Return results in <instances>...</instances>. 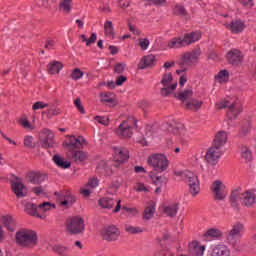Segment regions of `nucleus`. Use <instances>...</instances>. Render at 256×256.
I'll return each mask as SVG.
<instances>
[{
  "instance_id": "1",
  "label": "nucleus",
  "mask_w": 256,
  "mask_h": 256,
  "mask_svg": "<svg viewBox=\"0 0 256 256\" xmlns=\"http://www.w3.org/2000/svg\"><path fill=\"white\" fill-rule=\"evenodd\" d=\"M16 243L24 249H35L39 244V235L37 231L27 228H21L16 232Z\"/></svg>"
},
{
  "instance_id": "2",
  "label": "nucleus",
  "mask_w": 256,
  "mask_h": 256,
  "mask_svg": "<svg viewBox=\"0 0 256 256\" xmlns=\"http://www.w3.org/2000/svg\"><path fill=\"white\" fill-rule=\"evenodd\" d=\"M239 202L245 207H253L256 204L255 192L251 190H246L241 193V188L233 190L230 194L231 207L234 209H239Z\"/></svg>"
},
{
  "instance_id": "3",
  "label": "nucleus",
  "mask_w": 256,
  "mask_h": 256,
  "mask_svg": "<svg viewBox=\"0 0 256 256\" xmlns=\"http://www.w3.org/2000/svg\"><path fill=\"white\" fill-rule=\"evenodd\" d=\"M216 109H227V116L230 120L237 119L238 115H241L243 108L238 99H221L216 102Z\"/></svg>"
},
{
  "instance_id": "4",
  "label": "nucleus",
  "mask_w": 256,
  "mask_h": 256,
  "mask_svg": "<svg viewBox=\"0 0 256 256\" xmlns=\"http://www.w3.org/2000/svg\"><path fill=\"white\" fill-rule=\"evenodd\" d=\"M175 175L181 177L188 185L192 197H197L201 192L199 177L191 171H176Z\"/></svg>"
},
{
  "instance_id": "5",
  "label": "nucleus",
  "mask_w": 256,
  "mask_h": 256,
  "mask_svg": "<svg viewBox=\"0 0 256 256\" xmlns=\"http://www.w3.org/2000/svg\"><path fill=\"white\" fill-rule=\"evenodd\" d=\"M243 233H245V224L241 222H236L228 231L226 235V241L229 243V245H239V243H241Z\"/></svg>"
},
{
  "instance_id": "6",
  "label": "nucleus",
  "mask_w": 256,
  "mask_h": 256,
  "mask_svg": "<svg viewBox=\"0 0 256 256\" xmlns=\"http://www.w3.org/2000/svg\"><path fill=\"white\" fill-rule=\"evenodd\" d=\"M160 83L163 85V88L160 89L162 97H169L177 89V82L173 83V74L171 72H165Z\"/></svg>"
},
{
  "instance_id": "7",
  "label": "nucleus",
  "mask_w": 256,
  "mask_h": 256,
  "mask_svg": "<svg viewBox=\"0 0 256 256\" xmlns=\"http://www.w3.org/2000/svg\"><path fill=\"white\" fill-rule=\"evenodd\" d=\"M148 165L153 167L155 171L163 173V171H167V168L169 167V160L167 159V156L163 154H155L148 158Z\"/></svg>"
},
{
  "instance_id": "8",
  "label": "nucleus",
  "mask_w": 256,
  "mask_h": 256,
  "mask_svg": "<svg viewBox=\"0 0 256 256\" xmlns=\"http://www.w3.org/2000/svg\"><path fill=\"white\" fill-rule=\"evenodd\" d=\"M66 229L71 235H81L85 231V221L81 217H72L67 220Z\"/></svg>"
},
{
  "instance_id": "9",
  "label": "nucleus",
  "mask_w": 256,
  "mask_h": 256,
  "mask_svg": "<svg viewBox=\"0 0 256 256\" xmlns=\"http://www.w3.org/2000/svg\"><path fill=\"white\" fill-rule=\"evenodd\" d=\"M39 142L42 149H53L55 147V134L53 131L44 128L39 133Z\"/></svg>"
},
{
  "instance_id": "10",
  "label": "nucleus",
  "mask_w": 256,
  "mask_h": 256,
  "mask_svg": "<svg viewBox=\"0 0 256 256\" xmlns=\"http://www.w3.org/2000/svg\"><path fill=\"white\" fill-rule=\"evenodd\" d=\"M134 125H129V122H122L118 129H117V135L120 137V139H129L133 137V127H137V120L133 119Z\"/></svg>"
},
{
  "instance_id": "11",
  "label": "nucleus",
  "mask_w": 256,
  "mask_h": 256,
  "mask_svg": "<svg viewBox=\"0 0 256 256\" xmlns=\"http://www.w3.org/2000/svg\"><path fill=\"white\" fill-rule=\"evenodd\" d=\"M212 193L217 201H223L227 197V188L224 186L221 180H216L211 185Z\"/></svg>"
},
{
  "instance_id": "12",
  "label": "nucleus",
  "mask_w": 256,
  "mask_h": 256,
  "mask_svg": "<svg viewBox=\"0 0 256 256\" xmlns=\"http://www.w3.org/2000/svg\"><path fill=\"white\" fill-rule=\"evenodd\" d=\"M99 205L102 209H113V207H115L113 213H119V211H121V200L104 197L99 200Z\"/></svg>"
},
{
  "instance_id": "13",
  "label": "nucleus",
  "mask_w": 256,
  "mask_h": 256,
  "mask_svg": "<svg viewBox=\"0 0 256 256\" xmlns=\"http://www.w3.org/2000/svg\"><path fill=\"white\" fill-rule=\"evenodd\" d=\"M221 155H222L221 149L212 145V147H210L207 150L205 159L209 165H212V167H214V165H217V163H219V159H221Z\"/></svg>"
},
{
  "instance_id": "14",
  "label": "nucleus",
  "mask_w": 256,
  "mask_h": 256,
  "mask_svg": "<svg viewBox=\"0 0 256 256\" xmlns=\"http://www.w3.org/2000/svg\"><path fill=\"white\" fill-rule=\"evenodd\" d=\"M101 235L105 241H117L121 232L119 231V228H116L114 225H110L103 228Z\"/></svg>"
},
{
  "instance_id": "15",
  "label": "nucleus",
  "mask_w": 256,
  "mask_h": 256,
  "mask_svg": "<svg viewBox=\"0 0 256 256\" xmlns=\"http://www.w3.org/2000/svg\"><path fill=\"white\" fill-rule=\"evenodd\" d=\"M113 151L115 163H119V165H121L129 161V150H127V148L113 147Z\"/></svg>"
},
{
  "instance_id": "16",
  "label": "nucleus",
  "mask_w": 256,
  "mask_h": 256,
  "mask_svg": "<svg viewBox=\"0 0 256 256\" xmlns=\"http://www.w3.org/2000/svg\"><path fill=\"white\" fill-rule=\"evenodd\" d=\"M16 179V181L11 182L13 193L16 195L18 199L27 197V187H25V184H23V182L19 178Z\"/></svg>"
},
{
  "instance_id": "17",
  "label": "nucleus",
  "mask_w": 256,
  "mask_h": 256,
  "mask_svg": "<svg viewBox=\"0 0 256 256\" xmlns=\"http://www.w3.org/2000/svg\"><path fill=\"white\" fill-rule=\"evenodd\" d=\"M199 57H201V48H196L191 52L184 54V65H195L199 61Z\"/></svg>"
},
{
  "instance_id": "18",
  "label": "nucleus",
  "mask_w": 256,
  "mask_h": 256,
  "mask_svg": "<svg viewBox=\"0 0 256 256\" xmlns=\"http://www.w3.org/2000/svg\"><path fill=\"white\" fill-rule=\"evenodd\" d=\"M55 195H57L60 199V204L63 207H71L73 203H75V196L71 194V192L63 191L60 193L55 192Z\"/></svg>"
},
{
  "instance_id": "19",
  "label": "nucleus",
  "mask_w": 256,
  "mask_h": 256,
  "mask_svg": "<svg viewBox=\"0 0 256 256\" xmlns=\"http://www.w3.org/2000/svg\"><path fill=\"white\" fill-rule=\"evenodd\" d=\"M228 62L231 63V65H241L243 63V53L239 51L238 49H232L230 50L226 55Z\"/></svg>"
},
{
  "instance_id": "20",
  "label": "nucleus",
  "mask_w": 256,
  "mask_h": 256,
  "mask_svg": "<svg viewBox=\"0 0 256 256\" xmlns=\"http://www.w3.org/2000/svg\"><path fill=\"white\" fill-rule=\"evenodd\" d=\"M85 143V138H83L82 136H72L69 138L68 143H66V147H68L69 149H83V145H85Z\"/></svg>"
},
{
  "instance_id": "21",
  "label": "nucleus",
  "mask_w": 256,
  "mask_h": 256,
  "mask_svg": "<svg viewBox=\"0 0 256 256\" xmlns=\"http://www.w3.org/2000/svg\"><path fill=\"white\" fill-rule=\"evenodd\" d=\"M227 143V132L226 131H219L214 137V141L212 146L221 149L222 147H225V144Z\"/></svg>"
},
{
  "instance_id": "22",
  "label": "nucleus",
  "mask_w": 256,
  "mask_h": 256,
  "mask_svg": "<svg viewBox=\"0 0 256 256\" xmlns=\"http://www.w3.org/2000/svg\"><path fill=\"white\" fill-rule=\"evenodd\" d=\"M0 223H2L5 229H7V231H10L11 233L15 231L17 225V222H15V219H13V216L11 215L2 216L0 219Z\"/></svg>"
},
{
  "instance_id": "23",
  "label": "nucleus",
  "mask_w": 256,
  "mask_h": 256,
  "mask_svg": "<svg viewBox=\"0 0 256 256\" xmlns=\"http://www.w3.org/2000/svg\"><path fill=\"white\" fill-rule=\"evenodd\" d=\"M155 211L156 204L155 202L150 201L144 209L142 219H144V221H150V219H153V217H155Z\"/></svg>"
},
{
  "instance_id": "24",
  "label": "nucleus",
  "mask_w": 256,
  "mask_h": 256,
  "mask_svg": "<svg viewBox=\"0 0 256 256\" xmlns=\"http://www.w3.org/2000/svg\"><path fill=\"white\" fill-rule=\"evenodd\" d=\"M210 256H231V250L225 244H218L212 249Z\"/></svg>"
},
{
  "instance_id": "25",
  "label": "nucleus",
  "mask_w": 256,
  "mask_h": 256,
  "mask_svg": "<svg viewBox=\"0 0 256 256\" xmlns=\"http://www.w3.org/2000/svg\"><path fill=\"white\" fill-rule=\"evenodd\" d=\"M227 29H230L232 33H243L245 31V22L241 20L232 21L230 24H226Z\"/></svg>"
},
{
  "instance_id": "26",
  "label": "nucleus",
  "mask_w": 256,
  "mask_h": 256,
  "mask_svg": "<svg viewBox=\"0 0 256 256\" xmlns=\"http://www.w3.org/2000/svg\"><path fill=\"white\" fill-rule=\"evenodd\" d=\"M182 39L184 41V46L187 47L188 45H193V43H197V41L201 39V33L199 32L186 33Z\"/></svg>"
},
{
  "instance_id": "27",
  "label": "nucleus",
  "mask_w": 256,
  "mask_h": 256,
  "mask_svg": "<svg viewBox=\"0 0 256 256\" xmlns=\"http://www.w3.org/2000/svg\"><path fill=\"white\" fill-rule=\"evenodd\" d=\"M190 255L199 256L203 255L205 252V246H201V244L197 241H193L188 246Z\"/></svg>"
},
{
  "instance_id": "28",
  "label": "nucleus",
  "mask_w": 256,
  "mask_h": 256,
  "mask_svg": "<svg viewBox=\"0 0 256 256\" xmlns=\"http://www.w3.org/2000/svg\"><path fill=\"white\" fill-rule=\"evenodd\" d=\"M27 179L30 183H33V185H40V183H43L45 181V179L43 178V174L35 171L28 172Z\"/></svg>"
},
{
  "instance_id": "29",
  "label": "nucleus",
  "mask_w": 256,
  "mask_h": 256,
  "mask_svg": "<svg viewBox=\"0 0 256 256\" xmlns=\"http://www.w3.org/2000/svg\"><path fill=\"white\" fill-rule=\"evenodd\" d=\"M179 211V204L172 203L163 207V213L166 217H176L177 212Z\"/></svg>"
},
{
  "instance_id": "30",
  "label": "nucleus",
  "mask_w": 256,
  "mask_h": 256,
  "mask_svg": "<svg viewBox=\"0 0 256 256\" xmlns=\"http://www.w3.org/2000/svg\"><path fill=\"white\" fill-rule=\"evenodd\" d=\"M155 65V56L153 54L144 56L139 65L138 69H147V67H153Z\"/></svg>"
},
{
  "instance_id": "31",
  "label": "nucleus",
  "mask_w": 256,
  "mask_h": 256,
  "mask_svg": "<svg viewBox=\"0 0 256 256\" xmlns=\"http://www.w3.org/2000/svg\"><path fill=\"white\" fill-rule=\"evenodd\" d=\"M25 211L28 213V215H31L32 217H37L38 219H44L39 212V206L33 203H28L25 206Z\"/></svg>"
},
{
  "instance_id": "32",
  "label": "nucleus",
  "mask_w": 256,
  "mask_h": 256,
  "mask_svg": "<svg viewBox=\"0 0 256 256\" xmlns=\"http://www.w3.org/2000/svg\"><path fill=\"white\" fill-rule=\"evenodd\" d=\"M49 75H57L63 69V63L60 61H52L47 65Z\"/></svg>"
},
{
  "instance_id": "33",
  "label": "nucleus",
  "mask_w": 256,
  "mask_h": 256,
  "mask_svg": "<svg viewBox=\"0 0 256 256\" xmlns=\"http://www.w3.org/2000/svg\"><path fill=\"white\" fill-rule=\"evenodd\" d=\"M169 49H180V47H185V42L181 37H174L168 42Z\"/></svg>"
},
{
  "instance_id": "34",
  "label": "nucleus",
  "mask_w": 256,
  "mask_h": 256,
  "mask_svg": "<svg viewBox=\"0 0 256 256\" xmlns=\"http://www.w3.org/2000/svg\"><path fill=\"white\" fill-rule=\"evenodd\" d=\"M72 159L75 163H83L84 161H87V154L85 151L76 150L72 152Z\"/></svg>"
},
{
  "instance_id": "35",
  "label": "nucleus",
  "mask_w": 256,
  "mask_h": 256,
  "mask_svg": "<svg viewBox=\"0 0 256 256\" xmlns=\"http://www.w3.org/2000/svg\"><path fill=\"white\" fill-rule=\"evenodd\" d=\"M150 178H151L153 184L156 185V187H163V185H165L167 183V178H165L163 176H159L153 172H151Z\"/></svg>"
},
{
  "instance_id": "36",
  "label": "nucleus",
  "mask_w": 256,
  "mask_h": 256,
  "mask_svg": "<svg viewBox=\"0 0 256 256\" xmlns=\"http://www.w3.org/2000/svg\"><path fill=\"white\" fill-rule=\"evenodd\" d=\"M53 161L57 167H60L61 169H69V167H71V163L67 162V160L61 156H54Z\"/></svg>"
},
{
  "instance_id": "37",
  "label": "nucleus",
  "mask_w": 256,
  "mask_h": 256,
  "mask_svg": "<svg viewBox=\"0 0 256 256\" xmlns=\"http://www.w3.org/2000/svg\"><path fill=\"white\" fill-rule=\"evenodd\" d=\"M223 235V232L217 228H211L205 233V237L208 239H219Z\"/></svg>"
},
{
  "instance_id": "38",
  "label": "nucleus",
  "mask_w": 256,
  "mask_h": 256,
  "mask_svg": "<svg viewBox=\"0 0 256 256\" xmlns=\"http://www.w3.org/2000/svg\"><path fill=\"white\" fill-rule=\"evenodd\" d=\"M215 81L217 83H227L229 81V71L227 70H221L216 76Z\"/></svg>"
},
{
  "instance_id": "39",
  "label": "nucleus",
  "mask_w": 256,
  "mask_h": 256,
  "mask_svg": "<svg viewBox=\"0 0 256 256\" xmlns=\"http://www.w3.org/2000/svg\"><path fill=\"white\" fill-rule=\"evenodd\" d=\"M174 15H178L179 17H189V13L187 12V9H185V6L183 5H176L173 9Z\"/></svg>"
},
{
  "instance_id": "40",
  "label": "nucleus",
  "mask_w": 256,
  "mask_h": 256,
  "mask_svg": "<svg viewBox=\"0 0 256 256\" xmlns=\"http://www.w3.org/2000/svg\"><path fill=\"white\" fill-rule=\"evenodd\" d=\"M104 32L107 37H113L115 35L113 22L106 21V23L104 24Z\"/></svg>"
},
{
  "instance_id": "41",
  "label": "nucleus",
  "mask_w": 256,
  "mask_h": 256,
  "mask_svg": "<svg viewBox=\"0 0 256 256\" xmlns=\"http://www.w3.org/2000/svg\"><path fill=\"white\" fill-rule=\"evenodd\" d=\"M241 155L245 161H250L253 158L251 149L247 146H241Z\"/></svg>"
},
{
  "instance_id": "42",
  "label": "nucleus",
  "mask_w": 256,
  "mask_h": 256,
  "mask_svg": "<svg viewBox=\"0 0 256 256\" xmlns=\"http://www.w3.org/2000/svg\"><path fill=\"white\" fill-rule=\"evenodd\" d=\"M125 231L130 235H137L139 233H143L144 230L141 227L126 225Z\"/></svg>"
},
{
  "instance_id": "43",
  "label": "nucleus",
  "mask_w": 256,
  "mask_h": 256,
  "mask_svg": "<svg viewBox=\"0 0 256 256\" xmlns=\"http://www.w3.org/2000/svg\"><path fill=\"white\" fill-rule=\"evenodd\" d=\"M202 105H203V101H199V100H192L186 103L187 109H196V111L201 109Z\"/></svg>"
},
{
  "instance_id": "44",
  "label": "nucleus",
  "mask_w": 256,
  "mask_h": 256,
  "mask_svg": "<svg viewBox=\"0 0 256 256\" xmlns=\"http://www.w3.org/2000/svg\"><path fill=\"white\" fill-rule=\"evenodd\" d=\"M192 95H193V90L186 89L182 93L178 94L177 99H179L180 101H187V99Z\"/></svg>"
},
{
  "instance_id": "45",
  "label": "nucleus",
  "mask_w": 256,
  "mask_h": 256,
  "mask_svg": "<svg viewBox=\"0 0 256 256\" xmlns=\"http://www.w3.org/2000/svg\"><path fill=\"white\" fill-rule=\"evenodd\" d=\"M85 75V72L81 71V69L76 68L72 71L70 77L73 81H79Z\"/></svg>"
},
{
  "instance_id": "46",
  "label": "nucleus",
  "mask_w": 256,
  "mask_h": 256,
  "mask_svg": "<svg viewBox=\"0 0 256 256\" xmlns=\"http://www.w3.org/2000/svg\"><path fill=\"white\" fill-rule=\"evenodd\" d=\"M73 0H63L60 2V9H63L66 13H71V3Z\"/></svg>"
},
{
  "instance_id": "47",
  "label": "nucleus",
  "mask_w": 256,
  "mask_h": 256,
  "mask_svg": "<svg viewBox=\"0 0 256 256\" xmlns=\"http://www.w3.org/2000/svg\"><path fill=\"white\" fill-rule=\"evenodd\" d=\"M101 102L113 105L115 103V100L113 99V97H111V93H104L101 94Z\"/></svg>"
},
{
  "instance_id": "48",
  "label": "nucleus",
  "mask_w": 256,
  "mask_h": 256,
  "mask_svg": "<svg viewBox=\"0 0 256 256\" xmlns=\"http://www.w3.org/2000/svg\"><path fill=\"white\" fill-rule=\"evenodd\" d=\"M55 253H58V255L67 256V251H69V248L61 245L54 246Z\"/></svg>"
},
{
  "instance_id": "49",
  "label": "nucleus",
  "mask_w": 256,
  "mask_h": 256,
  "mask_svg": "<svg viewBox=\"0 0 256 256\" xmlns=\"http://www.w3.org/2000/svg\"><path fill=\"white\" fill-rule=\"evenodd\" d=\"M139 47H141L142 51H147L149 49V39L147 38H140L138 39Z\"/></svg>"
},
{
  "instance_id": "50",
  "label": "nucleus",
  "mask_w": 256,
  "mask_h": 256,
  "mask_svg": "<svg viewBox=\"0 0 256 256\" xmlns=\"http://www.w3.org/2000/svg\"><path fill=\"white\" fill-rule=\"evenodd\" d=\"M24 146L28 149H35V142H33V136H26L24 138Z\"/></svg>"
},
{
  "instance_id": "51",
  "label": "nucleus",
  "mask_w": 256,
  "mask_h": 256,
  "mask_svg": "<svg viewBox=\"0 0 256 256\" xmlns=\"http://www.w3.org/2000/svg\"><path fill=\"white\" fill-rule=\"evenodd\" d=\"M49 107V104L43 102V101H38V102H35L32 106V110L33 111H38V109H45Z\"/></svg>"
},
{
  "instance_id": "52",
  "label": "nucleus",
  "mask_w": 256,
  "mask_h": 256,
  "mask_svg": "<svg viewBox=\"0 0 256 256\" xmlns=\"http://www.w3.org/2000/svg\"><path fill=\"white\" fill-rule=\"evenodd\" d=\"M51 207H55V204H51L49 202H44V203L38 205V209H40V211H44V213L49 211V209H51Z\"/></svg>"
},
{
  "instance_id": "53",
  "label": "nucleus",
  "mask_w": 256,
  "mask_h": 256,
  "mask_svg": "<svg viewBox=\"0 0 256 256\" xmlns=\"http://www.w3.org/2000/svg\"><path fill=\"white\" fill-rule=\"evenodd\" d=\"M74 105L75 107H77L78 111L82 114L85 115V108L83 107V105L81 104V98H76L74 100Z\"/></svg>"
},
{
  "instance_id": "54",
  "label": "nucleus",
  "mask_w": 256,
  "mask_h": 256,
  "mask_svg": "<svg viewBox=\"0 0 256 256\" xmlns=\"http://www.w3.org/2000/svg\"><path fill=\"white\" fill-rule=\"evenodd\" d=\"M148 5H154L156 7H161L167 3V0H147Z\"/></svg>"
},
{
  "instance_id": "55",
  "label": "nucleus",
  "mask_w": 256,
  "mask_h": 256,
  "mask_svg": "<svg viewBox=\"0 0 256 256\" xmlns=\"http://www.w3.org/2000/svg\"><path fill=\"white\" fill-rule=\"evenodd\" d=\"M95 121H97V123H100L101 125H108L109 124V118L105 117V116H96Z\"/></svg>"
},
{
  "instance_id": "56",
  "label": "nucleus",
  "mask_w": 256,
  "mask_h": 256,
  "mask_svg": "<svg viewBox=\"0 0 256 256\" xmlns=\"http://www.w3.org/2000/svg\"><path fill=\"white\" fill-rule=\"evenodd\" d=\"M44 47L50 51L51 49H55V47H57V42L55 40H47Z\"/></svg>"
},
{
  "instance_id": "57",
  "label": "nucleus",
  "mask_w": 256,
  "mask_h": 256,
  "mask_svg": "<svg viewBox=\"0 0 256 256\" xmlns=\"http://www.w3.org/2000/svg\"><path fill=\"white\" fill-rule=\"evenodd\" d=\"M99 185V180L97 178H92L88 181L87 187H90V189H95Z\"/></svg>"
},
{
  "instance_id": "58",
  "label": "nucleus",
  "mask_w": 256,
  "mask_h": 256,
  "mask_svg": "<svg viewBox=\"0 0 256 256\" xmlns=\"http://www.w3.org/2000/svg\"><path fill=\"white\" fill-rule=\"evenodd\" d=\"M95 41H97V34L92 33L90 38L86 40L87 47H91V45H93V43H95Z\"/></svg>"
},
{
  "instance_id": "59",
  "label": "nucleus",
  "mask_w": 256,
  "mask_h": 256,
  "mask_svg": "<svg viewBox=\"0 0 256 256\" xmlns=\"http://www.w3.org/2000/svg\"><path fill=\"white\" fill-rule=\"evenodd\" d=\"M20 125H22V127H24V129H31V130H33V126L31 125V123L27 119H22L20 121Z\"/></svg>"
},
{
  "instance_id": "60",
  "label": "nucleus",
  "mask_w": 256,
  "mask_h": 256,
  "mask_svg": "<svg viewBox=\"0 0 256 256\" xmlns=\"http://www.w3.org/2000/svg\"><path fill=\"white\" fill-rule=\"evenodd\" d=\"M239 3H241V5H243L244 7H254L255 4L253 3V0H238Z\"/></svg>"
},
{
  "instance_id": "61",
  "label": "nucleus",
  "mask_w": 256,
  "mask_h": 256,
  "mask_svg": "<svg viewBox=\"0 0 256 256\" xmlns=\"http://www.w3.org/2000/svg\"><path fill=\"white\" fill-rule=\"evenodd\" d=\"M114 71L118 74H121L123 73V71H125V64H117L115 67H114Z\"/></svg>"
},
{
  "instance_id": "62",
  "label": "nucleus",
  "mask_w": 256,
  "mask_h": 256,
  "mask_svg": "<svg viewBox=\"0 0 256 256\" xmlns=\"http://www.w3.org/2000/svg\"><path fill=\"white\" fill-rule=\"evenodd\" d=\"M61 111L57 108L48 109V117H53V115H59Z\"/></svg>"
},
{
  "instance_id": "63",
  "label": "nucleus",
  "mask_w": 256,
  "mask_h": 256,
  "mask_svg": "<svg viewBox=\"0 0 256 256\" xmlns=\"http://www.w3.org/2000/svg\"><path fill=\"white\" fill-rule=\"evenodd\" d=\"M129 5H131V2L129 0H120L119 1V7L121 9H127V7H129Z\"/></svg>"
},
{
  "instance_id": "64",
  "label": "nucleus",
  "mask_w": 256,
  "mask_h": 256,
  "mask_svg": "<svg viewBox=\"0 0 256 256\" xmlns=\"http://www.w3.org/2000/svg\"><path fill=\"white\" fill-rule=\"evenodd\" d=\"M32 193H34L35 195H43L44 190L43 187L39 186V187H34L31 189Z\"/></svg>"
}]
</instances>
